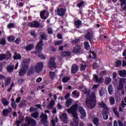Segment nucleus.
Returning a JSON list of instances; mask_svg holds the SVG:
<instances>
[{
  "label": "nucleus",
  "instance_id": "nucleus-33",
  "mask_svg": "<svg viewBox=\"0 0 126 126\" xmlns=\"http://www.w3.org/2000/svg\"><path fill=\"white\" fill-rule=\"evenodd\" d=\"M70 80V77H64L62 79V81L63 82V83H66V82H68Z\"/></svg>",
  "mask_w": 126,
  "mask_h": 126
},
{
  "label": "nucleus",
  "instance_id": "nucleus-64",
  "mask_svg": "<svg viewBox=\"0 0 126 126\" xmlns=\"http://www.w3.org/2000/svg\"><path fill=\"white\" fill-rule=\"evenodd\" d=\"M57 38L58 39H63V35H62V34L59 33L58 34H57Z\"/></svg>",
  "mask_w": 126,
  "mask_h": 126
},
{
  "label": "nucleus",
  "instance_id": "nucleus-9",
  "mask_svg": "<svg viewBox=\"0 0 126 126\" xmlns=\"http://www.w3.org/2000/svg\"><path fill=\"white\" fill-rule=\"evenodd\" d=\"M77 110H79V106L78 104H75L73 105L70 108L66 109V111L68 114H71V112H76Z\"/></svg>",
  "mask_w": 126,
  "mask_h": 126
},
{
  "label": "nucleus",
  "instance_id": "nucleus-30",
  "mask_svg": "<svg viewBox=\"0 0 126 126\" xmlns=\"http://www.w3.org/2000/svg\"><path fill=\"white\" fill-rule=\"evenodd\" d=\"M74 25L77 26V28H78L79 27V25H82V22H81L80 20H77L74 22Z\"/></svg>",
  "mask_w": 126,
  "mask_h": 126
},
{
  "label": "nucleus",
  "instance_id": "nucleus-42",
  "mask_svg": "<svg viewBox=\"0 0 126 126\" xmlns=\"http://www.w3.org/2000/svg\"><path fill=\"white\" fill-rule=\"evenodd\" d=\"M8 42H13L15 40V37L13 35H10L8 37Z\"/></svg>",
  "mask_w": 126,
  "mask_h": 126
},
{
  "label": "nucleus",
  "instance_id": "nucleus-41",
  "mask_svg": "<svg viewBox=\"0 0 126 126\" xmlns=\"http://www.w3.org/2000/svg\"><path fill=\"white\" fill-rule=\"evenodd\" d=\"M11 80L10 77H7L5 80V86H7L10 83Z\"/></svg>",
  "mask_w": 126,
  "mask_h": 126
},
{
  "label": "nucleus",
  "instance_id": "nucleus-36",
  "mask_svg": "<svg viewBox=\"0 0 126 126\" xmlns=\"http://www.w3.org/2000/svg\"><path fill=\"white\" fill-rule=\"evenodd\" d=\"M6 59V54H0V62L2 61H4V60Z\"/></svg>",
  "mask_w": 126,
  "mask_h": 126
},
{
  "label": "nucleus",
  "instance_id": "nucleus-63",
  "mask_svg": "<svg viewBox=\"0 0 126 126\" xmlns=\"http://www.w3.org/2000/svg\"><path fill=\"white\" fill-rule=\"evenodd\" d=\"M118 124L119 126H126V125L124 126V124H123V122L122 121H118Z\"/></svg>",
  "mask_w": 126,
  "mask_h": 126
},
{
  "label": "nucleus",
  "instance_id": "nucleus-60",
  "mask_svg": "<svg viewBox=\"0 0 126 126\" xmlns=\"http://www.w3.org/2000/svg\"><path fill=\"white\" fill-rule=\"evenodd\" d=\"M36 110H37V108L35 107H31L30 108V112L32 113V112H34V111H36Z\"/></svg>",
  "mask_w": 126,
  "mask_h": 126
},
{
  "label": "nucleus",
  "instance_id": "nucleus-7",
  "mask_svg": "<svg viewBox=\"0 0 126 126\" xmlns=\"http://www.w3.org/2000/svg\"><path fill=\"white\" fill-rule=\"evenodd\" d=\"M35 71L37 73H40L42 72L44 68V63L42 62H38L35 66Z\"/></svg>",
  "mask_w": 126,
  "mask_h": 126
},
{
  "label": "nucleus",
  "instance_id": "nucleus-52",
  "mask_svg": "<svg viewBox=\"0 0 126 126\" xmlns=\"http://www.w3.org/2000/svg\"><path fill=\"white\" fill-rule=\"evenodd\" d=\"M20 42H21V39L20 38V37L17 38L15 40V43L17 44H19Z\"/></svg>",
  "mask_w": 126,
  "mask_h": 126
},
{
  "label": "nucleus",
  "instance_id": "nucleus-8",
  "mask_svg": "<svg viewBox=\"0 0 126 126\" xmlns=\"http://www.w3.org/2000/svg\"><path fill=\"white\" fill-rule=\"evenodd\" d=\"M55 61H56V57H50V59L48 62V67H49V68L56 67V63Z\"/></svg>",
  "mask_w": 126,
  "mask_h": 126
},
{
  "label": "nucleus",
  "instance_id": "nucleus-15",
  "mask_svg": "<svg viewBox=\"0 0 126 126\" xmlns=\"http://www.w3.org/2000/svg\"><path fill=\"white\" fill-rule=\"evenodd\" d=\"M79 69V67L75 64H73L72 66L71 69V72L73 74H75L76 72H77V71Z\"/></svg>",
  "mask_w": 126,
  "mask_h": 126
},
{
  "label": "nucleus",
  "instance_id": "nucleus-43",
  "mask_svg": "<svg viewBox=\"0 0 126 126\" xmlns=\"http://www.w3.org/2000/svg\"><path fill=\"white\" fill-rule=\"evenodd\" d=\"M49 76L51 79H54L55 76H56V73H55V72L50 71Z\"/></svg>",
  "mask_w": 126,
  "mask_h": 126
},
{
  "label": "nucleus",
  "instance_id": "nucleus-44",
  "mask_svg": "<svg viewBox=\"0 0 126 126\" xmlns=\"http://www.w3.org/2000/svg\"><path fill=\"white\" fill-rule=\"evenodd\" d=\"M111 81L112 80L111 79V78L110 77H107L105 79L106 85H108V84H110V83H111Z\"/></svg>",
  "mask_w": 126,
  "mask_h": 126
},
{
  "label": "nucleus",
  "instance_id": "nucleus-45",
  "mask_svg": "<svg viewBox=\"0 0 126 126\" xmlns=\"http://www.w3.org/2000/svg\"><path fill=\"white\" fill-rule=\"evenodd\" d=\"M122 65V61L121 60H118L116 62L115 66L116 67H120Z\"/></svg>",
  "mask_w": 126,
  "mask_h": 126
},
{
  "label": "nucleus",
  "instance_id": "nucleus-49",
  "mask_svg": "<svg viewBox=\"0 0 126 126\" xmlns=\"http://www.w3.org/2000/svg\"><path fill=\"white\" fill-rule=\"evenodd\" d=\"M83 4H84V1H81L78 4H77V7L80 8V7H82V5H83Z\"/></svg>",
  "mask_w": 126,
  "mask_h": 126
},
{
  "label": "nucleus",
  "instance_id": "nucleus-4",
  "mask_svg": "<svg viewBox=\"0 0 126 126\" xmlns=\"http://www.w3.org/2000/svg\"><path fill=\"white\" fill-rule=\"evenodd\" d=\"M94 38V34L92 29H89L87 30V33L85 36V38L90 41V43H93V39Z\"/></svg>",
  "mask_w": 126,
  "mask_h": 126
},
{
  "label": "nucleus",
  "instance_id": "nucleus-27",
  "mask_svg": "<svg viewBox=\"0 0 126 126\" xmlns=\"http://www.w3.org/2000/svg\"><path fill=\"white\" fill-rule=\"evenodd\" d=\"M119 74L121 77H126V71L125 70L124 71H123V70H121L119 71Z\"/></svg>",
  "mask_w": 126,
  "mask_h": 126
},
{
  "label": "nucleus",
  "instance_id": "nucleus-51",
  "mask_svg": "<svg viewBox=\"0 0 126 126\" xmlns=\"http://www.w3.org/2000/svg\"><path fill=\"white\" fill-rule=\"evenodd\" d=\"M113 112H114L115 115L116 116H117V117L120 116V114H119V112H118V111L117 110V109L113 108Z\"/></svg>",
  "mask_w": 126,
  "mask_h": 126
},
{
  "label": "nucleus",
  "instance_id": "nucleus-32",
  "mask_svg": "<svg viewBox=\"0 0 126 126\" xmlns=\"http://www.w3.org/2000/svg\"><path fill=\"white\" fill-rule=\"evenodd\" d=\"M108 90L109 94L112 95V94H113V85H112V84H110L108 86Z\"/></svg>",
  "mask_w": 126,
  "mask_h": 126
},
{
  "label": "nucleus",
  "instance_id": "nucleus-34",
  "mask_svg": "<svg viewBox=\"0 0 126 126\" xmlns=\"http://www.w3.org/2000/svg\"><path fill=\"white\" fill-rule=\"evenodd\" d=\"M115 97L113 96H110L109 98V103L110 105H115Z\"/></svg>",
  "mask_w": 126,
  "mask_h": 126
},
{
  "label": "nucleus",
  "instance_id": "nucleus-22",
  "mask_svg": "<svg viewBox=\"0 0 126 126\" xmlns=\"http://www.w3.org/2000/svg\"><path fill=\"white\" fill-rule=\"evenodd\" d=\"M62 120L63 123H64L65 124H66V123H67V115L66 114V113H63L62 115Z\"/></svg>",
  "mask_w": 126,
  "mask_h": 126
},
{
  "label": "nucleus",
  "instance_id": "nucleus-29",
  "mask_svg": "<svg viewBox=\"0 0 126 126\" xmlns=\"http://www.w3.org/2000/svg\"><path fill=\"white\" fill-rule=\"evenodd\" d=\"M62 55L64 57H69L71 56V53L68 51H64L62 52Z\"/></svg>",
  "mask_w": 126,
  "mask_h": 126
},
{
  "label": "nucleus",
  "instance_id": "nucleus-48",
  "mask_svg": "<svg viewBox=\"0 0 126 126\" xmlns=\"http://www.w3.org/2000/svg\"><path fill=\"white\" fill-rule=\"evenodd\" d=\"M99 96H100V97H102L103 95L105 94V91L103 90V89H101L99 91Z\"/></svg>",
  "mask_w": 126,
  "mask_h": 126
},
{
  "label": "nucleus",
  "instance_id": "nucleus-56",
  "mask_svg": "<svg viewBox=\"0 0 126 126\" xmlns=\"http://www.w3.org/2000/svg\"><path fill=\"white\" fill-rule=\"evenodd\" d=\"M47 32L48 34H53V29L52 28H49L47 29Z\"/></svg>",
  "mask_w": 126,
  "mask_h": 126
},
{
  "label": "nucleus",
  "instance_id": "nucleus-13",
  "mask_svg": "<svg viewBox=\"0 0 126 126\" xmlns=\"http://www.w3.org/2000/svg\"><path fill=\"white\" fill-rule=\"evenodd\" d=\"M79 112H80L81 114V119H84V118L86 117V112H85V110H84V108H83L82 106L79 107Z\"/></svg>",
  "mask_w": 126,
  "mask_h": 126
},
{
  "label": "nucleus",
  "instance_id": "nucleus-10",
  "mask_svg": "<svg viewBox=\"0 0 126 126\" xmlns=\"http://www.w3.org/2000/svg\"><path fill=\"white\" fill-rule=\"evenodd\" d=\"M56 11L59 16L63 17V16H64V14H65V12H66V8H58Z\"/></svg>",
  "mask_w": 126,
  "mask_h": 126
},
{
  "label": "nucleus",
  "instance_id": "nucleus-55",
  "mask_svg": "<svg viewBox=\"0 0 126 126\" xmlns=\"http://www.w3.org/2000/svg\"><path fill=\"white\" fill-rule=\"evenodd\" d=\"M90 53L91 54H92L93 56H94V60H96V57L97 55H96V54L95 53V52H94V51H90Z\"/></svg>",
  "mask_w": 126,
  "mask_h": 126
},
{
  "label": "nucleus",
  "instance_id": "nucleus-50",
  "mask_svg": "<svg viewBox=\"0 0 126 126\" xmlns=\"http://www.w3.org/2000/svg\"><path fill=\"white\" fill-rule=\"evenodd\" d=\"M7 28H9V29H10V28H14V23H9L7 25Z\"/></svg>",
  "mask_w": 126,
  "mask_h": 126
},
{
  "label": "nucleus",
  "instance_id": "nucleus-3",
  "mask_svg": "<svg viewBox=\"0 0 126 126\" xmlns=\"http://www.w3.org/2000/svg\"><path fill=\"white\" fill-rule=\"evenodd\" d=\"M29 62L27 60H24L22 63V67L19 71V76H23L26 74L29 67Z\"/></svg>",
  "mask_w": 126,
  "mask_h": 126
},
{
  "label": "nucleus",
  "instance_id": "nucleus-59",
  "mask_svg": "<svg viewBox=\"0 0 126 126\" xmlns=\"http://www.w3.org/2000/svg\"><path fill=\"white\" fill-rule=\"evenodd\" d=\"M80 40L78 38V39H76L74 40H73L72 42V43H74V44H77L78 43H79Z\"/></svg>",
  "mask_w": 126,
  "mask_h": 126
},
{
  "label": "nucleus",
  "instance_id": "nucleus-57",
  "mask_svg": "<svg viewBox=\"0 0 126 126\" xmlns=\"http://www.w3.org/2000/svg\"><path fill=\"white\" fill-rule=\"evenodd\" d=\"M85 68H86V65L84 64H82L80 67V70H85Z\"/></svg>",
  "mask_w": 126,
  "mask_h": 126
},
{
  "label": "nucleus",
  "instance_id": "nucleus-24",
  "mask_svg": "<svg viewBox=\"0 0 126 126\" xmlns=\"http://www.w3.org/2000/svg\"><path fill=\"white\" fill-rule=\"evenodd\" d=\"M72 94L74 95V97L75 98H78V97H79V96L80 95V93H79V92L77 90H74V91H73Z\"/></svg>",
  "mask_w": 126,
  "mask_h": 126
},
{
  "label": "nucleus",
  "instance_id": "nucleus-53",
  "mask_svg": "<svg viewBox=\"0 0 126 126\" xmlns=\"http://www.w3.org/2000/svg\"><path fill=\"white\" fill-rule=\"evenodd\" d=\"M11 106L12 109H13L14 110H16L17 105H16V103H15V102L11 103Z\"/></svg>",
  "mask_w": 126,
  "mask_h": 126
},
{
  "label": "nucleus",
  "instance_id": "nucleus-23",
  "mask_svg": "<svg viewBox=\"0 0 126 126\" xmlns=\"http://www.w3.org/2000/svg\"><path fill=\"white\" fill-rule=\"evenodd\" d=\"M14 68V66L12 65H8L6 67L7 71L8 72H12L13 71V69Z\"/></svg>",
  "mask_w": 126,
  "mask_h": 126
},
{
  "label": "nucleus",
  "instance_id": "nucleus-31",
  "mask_svg": "<svg viewBox=\"0 0 126 126\" xmlns=\"http://www.w3.org/2000/svg\"><path fill=\"white\" fill-rule=\"evenodd\" d=\"M30 34H31V36H32L34 39H36V38H37V33L35 31H31Z\"/></svg>",
  "mask_w": 126,
  "mask_h": 126
},
{
  "label": "nucleus",
  "instance_id": "nucleus-54",
  "mask_svg": "<svg viewBox=\"0 0 126 126\" xmlns=\"http://www.w3.org/2000/svg\"><path fill=\"white\" fill-rule=\"evenodd\" d=\"M61 44H63V41L62 40H59L55 42V46H60V45H61Z\"/></svg>",
  "mask_w": 126,
  "mask_h": 126
},
{
  "label": "nucleus",
  "instance_id": "nucleus-16",
  "mask_svg": "<svg viewBox=\"0 0 126 126\" xmlns=\"http://www.w3.org/2000/svg\"><path fill=\"white\" fill-rule=\"evenodd\" d=\"M109 114H110V112L107 110L102 111V116L104 120H107L109 119Z\"/></svg>",
  "mask_w": 126,
  "mask_h": 126
},
{
  "label": "nucleus",
  "instance_id": "nucleus-18",
  "mask_svg": "<svg viewBox=\"0 0 126 126\" xmlns=\"http://www.w3.org/2000/svg\"><path fill=\"white\" fill-rule=\"evenodd\" d=\"M11 111H12L11 108H9V109H3L2 111L3 116H4V117H7L8 114L11 112Z\"/></svg>",
  "mask_w": 126,
  "mask_h": 126
},
{
  "label": "nucleus",
  "instance_id": "nucleus-38",
  "mask_svg": "<svg viewBox=\"0 0 126 126\" xmlns=\"http://www.w3.org/2000/svg\"><path fill=\"white\" fill-rule=\"evenodd\" d=\"M85 49L86 50H89L90 49V45H89V42L88 41H85L84 42Z\"/></svg>",
  "mask_w": 126,
  "mask_h": 126
},
{
  "label": "nucleus",
  "instance_id": "nucleus-26",
  "mask_svg": "<svg viewBox=\"0 0 126 126\" xmlns=\"http://www.w3.org/2000/svg\"><path fill=\"white\" fill-rule=\"evenodd\" d=\"M54 106H55V101L52 100L49 105H47V108L49 110H51V109H53V107H54Z\"/></svg>",
  "mask_w": 126,
  "mask_h": 126
},
{
  "label": "nucleus",
  "instance_id": "nucleus-58",
  "mask_svg": "<svg viewBox=\"0 0 126 126\" xmlns=\"http://www.w3.org/2000/svg\"><path fill=\"white\" fill-rule=\"evenodd\" d=\"M24 121V116H20L19 117V122H20L21 123H22Z\"/></svg>",
  "mask_w": 126,
  "mask_h": 126
},
{
  "label": "nucleus",
  "instance_id": "nucleus-6",
  "mask_svg": "<svg viewBox=\"0 0 126 126\" xmlns=\"http://www.w3.org/2000/svg\"><path fill=\"white\" fill-rule=\"evenodd\" d=\"M40 118L41 119L40 122L41 123H42V124L44 125V126H49L47 125L48 123H49V122L48 121V115H45L44 113H42L41 114Z\"/></svg>",
  "mask_w": 126,
  "mask_h": 126
},
{
  "label": "nucleus",
  "instance_id": "nucleus-1",
  "mask_svg": "<svg viewBox=\"0 0 126 126\" xmlns=\"http://www.w3.org/2000/svg\"><path fill=\"white\" fill-rule=\"evenodd\" d=\"M83 92L86 95V104L90 109H94L96 107L97 101L96 100V94L93 92L90 95V90H88L86 88L83 90Z\"/></svg>",
  "mask_w": 126,
  "mask_h": 126
},
{
  "label": "nucleus",
  "instance_id": "nucleus-20",
  "mask_svg": "<svg viewBox=\"0 0 126 126\" xmlns=\"http://www.w3.org/2000/svg\"><path fill=\"white\" fill-rule=\"evenodd\" d=\"M34 67L33 66H32L28 70V76H30V75H31V74H34Z\"/></svg>",
  "mask_w": 126,
  "mask_h": 126
},
{
  "label": "nucleus",
  "instance_id": "nucleus-21",
  "mask_svg": "<svg viewBox=\"0 0 126 126\" xmlns=\"http://www.w3.org/2000/svg\"><path fill=\"white\" fill-rule=\"evenodd\" d=\"M13 59L14 61L16 60H21L22 57L20 54H17V53L15 52L14 55L13 56Z\"/></svg>",
  "mask_w": 126,
  "mask_h": 126
},
{
  "label": "nucleus",
  "instance_id": "nucleus-37",
  "mask_svg": "<svg viewBox=\"0 0 126 126\" xmlns=\"http://www.w3.org/2000/svg\"><path fill=\"white\" fill-rule=\"evenodd\" d=\"M71 114H72V115L74 119H75V120H78V116H77V113H76V112H75V111L71 112ZM78 122V121H76L75 122Z\"/></svg>",
  "mask_w": 126,
  "mask_h": 126
},
{
  "label": "nucleus",
  "instance_id": "nucleus-25",
  "mask_svg": "<svg viewBox=\"0 0 126 126\" xmlns=\"http://www.w3.org/2000/svg\"><path fill=\"white\" fill-rule=\"evenodd\" d=\"M1 102L3 106H8V104H9L8 101H7V100L5 98H2L1 99Z\"/></svg>",
  "mask_w": 126,
  "mask_h": 126
},
{
  "label": "nucleus",
  "instance_id": "nucleus-28",
  "mask_svg": "<svg viewBox=\"0 0 126 126\" xmlns=\"http://www.w3.org/2000/svg\"><path fill=\"white\" fill-rule=\"evenodd\" d=\"M99 106L101 108H103L104 110H108V111H109V109L107 107V105L103 102V101H102L99 103Z\"/></svg>",
  "mask_w": 126,
  "mask_h": 126
},
{
  "label": "nucleus",
  "instance_id": "nucleus-61",
  "mask_svg": "<svg viewBox=\"0 0 126 126\" xmlns=\"http://www.w3.org/2000/svg\"><path fill=\"white\" fill-rule=\"evenodd\" d=\"M121 2L120 4L121 6H123V5H126V0H123Z\"/></svg>",
  "mask_w": 126,
  "mask_h": 126
},
{
  "label": "nucleus",
  "instance_id": "nucleus-17",
  "mask_svg": "<svg viewBox=\"0 0 126 126\" xmlns=\"http://www.w3.org/2000/svg\"><path fill=\"white\" fill-rule=\"evenodd\" d=\"M33 49H34V44L33 43L28 44L25 47V49L27 52H29V51H31Z\"/></svg>",
  "mask_w": 126,
  "mask_h": 126
},
{
  "label": "nucleus",
  "instance_id": "nucleus-40",
  "mask_svg": "<svg viewBox=\"0 0 126 126\" xmlns=\"http://www.w3.org/2000/svg\"><path fill=\"white\" fill-rule=\"evenodd\" d=\"M6 44V41H5V38H2L0 39V45H2V46H5Z\"/></svg>",
  "mask_w": 126,
  "mask_h": 126
},
{
  "label": "nucleus",
  "instance_id": "nucleus-62",
  "mask_svg": "<svg viewBox=\"0 0 126 126\" xmlns=\"http://www.w3.org/2000/svg\"><path fill=\"white\" fill-rule=\"evenodd\" d=\"M123 57H126L123 58V59L124 60H126V49L124 50V51L123 53Z\"/></svg>",
  "mask_w": 126,
  "mask_h": 126
},
{
  "label": "nucleus",
  "instance_id": "nucleus-46",
  "mask_svg": "<svg viewBox=\"0 0 126 126\" xmlns=\"http://www.w3.org/2000/svg\"><path fill=\"white\" fill-rule=\"evenodd\" d=\"M32 117L34 118V119H38L39 117V113L38 112H35L33 114H32Z\"/></svg>",
  "mask_w": 126,
  "mask_h": 126
},
{
  "label": "nucleus",
  "instance_id": "nucleus-5",
  "mask_svg": "<svg viewBox=\"0 0 126 126\" xmlns=\"http://www.w3.org/2000/svg\"><path fill=\"white\" fill-rule=\"evenodd\" d=\"M28 26L31 27V28H41L43 27V26L40 25V23L37 21H33L32 22H29L28 23Z\"/></svg>",
  "mask_w": 126,
  "mask_h": 126
},
{
  "label": "nucleus",
  "instance_id": "nucleus-19",
  "mask_svg": "<svg viewBox=\"0 0 126 126\" xmlns=\"http://www.w3.org/2000/svg\"><path fill=\"white\" fill-rule=\"evenodd\" d=\"M45 13H46V10H43L40 12V16L41 19H47L48 18V16H44Z\"/></svg>",
  "mask_w": 126,
  "mask_h": 126
},
{
  "label": "nucleus",
  "instance_id": "nucleus-47",
  "mask_svg": "<svg viewBox=\"0 0 126 126\" xmlns=\"http://www.w3.org/2000/svg\"><path fill=\"white\" fill-rule=\"evenodd\" d=\"M25 104H26V100H22V101L19 105V107H20V108H22L23 106L25 105Z\"/></svg>",
  "mask_w": 126,
  "mask_h": 126
},
{
  "label": "nucleus",
  "instance_id": "nucleus-12",
  "mask_svg": "<svg viewBox=\"0 0 126 126\" xmlns=\"http://www.w3.org/2000/svg\"><path fill=\"white\" fill-rule=\"evenodd\" d=\"M93 79L95 81V82H97V83L98 84H102L103 82L104 81V79L102 77H98V75H97V74H94L93 75Z\"/></svg>",
  "mask_w": 126,
  "mask_h": 126
},
{
  "label": "nucleus",
  "instance_id": "nucleus-11",
  "mask_svg": "<svg viewBox=\"0 0 126 126\" xmlns=\"http://www.w3.org/2000/svg\"><path fill=\"white\" fill-rule=\"evenodd\" d=\"M26 122H27L28 126H36V121L32 118H29L28 117H26Z\"/></svg>",
  "mask_w": 126,
  "mask_h": 126
},
{
  "label": "nucleus",
  "instance_id": "nucleus-39",
  "mask_svg": "<svg viewBox=\"0 0 126 126\" xmlns=\"http://www.w3.org/2000/svg\"><path fill=\"white\" fill-rule=\"evenodd\" d=\"M93 122L94 125H95V126H99V119H98V118H94L93 120Z\"/></svg>",
  "mask_w": 126,
  "mask_h": 126
},
{
  "label": "nucleus",
  "instance_id": "nucleus-2",
  "mask_svg": "<svg viewBox=\"0 0 126 126\" xmlns=\"http://www.w3.org/2000/svg\"><path fill=\"white\" fill-rule=\"evenodd\" d=\"M40 37L41 39L38 42L35 47V52L34 54L37 55L38 58H41V60H46V57L43 56V54L41 53L43 50V46H44V42H43V40H48V35L46 34V32L42 33Z\"/></svg>",
  "mask_w": 126,
  "mask_h": 126
},
{
  "label": "nucleus",
  "instance_id": "nucleus-14",
  "mask_svg": "<svg viewBox=\"0 0 126 126\" xmlns=\"http://www.w3.org/2000/svg\"><path fill=\"white\" fill-rule=\"evenodd\" d=\"M80 51H81V47L80 46L76 45L72 50V53L75 54H79Z\"/></svg>",
  "mask_w": 126,
  "mask_h": 126
},
{
  "label": "nucleus",
  "instance_id": "nucleus-35",
  "mask_svg": "<svg viewBox=\"0 0 126 126\" xmlns=\"http://www.w3.org/2000/svg\"><path fill=\"white\" fill-rule=\"evenodd\" d=\"M11 58V53H10V52L7 51L6 53V60L8 61V60H10V58Z\"/></svg>",
  "mask_w": 126,
  "mask_h": 126
}]
</instances>
